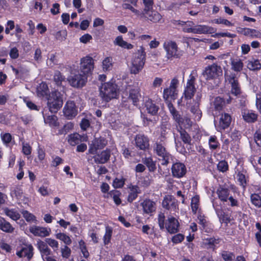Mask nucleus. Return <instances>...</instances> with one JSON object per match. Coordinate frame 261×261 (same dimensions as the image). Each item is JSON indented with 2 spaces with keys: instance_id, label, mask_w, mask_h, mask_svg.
Segmentation results:
<instances>
[{
  "instance_id": "obj_1",
  "label": "nucleus",
  "mask_w": 261,
  "mask_h": 261,
  "mask_svg": "<svg viewBox=\"0 0 261 261\" xmlns=\"http://www.w3.org/2000/svg\"><path fill=\"white\" fill-rule=\"evenodd\" d=\"M158 223L161 230H166L170 234H175L179 231L178 219L173 216L170 215L166 219L164 214H160L158 217Z\"/></svg>"
},
{
  "instance_id": "obj_2",
  "label": "nucleus",
  "mask_w": 261,
  "mask_h": 261,
  "mask_svg": "<svg viewBox=\"0 0 261 261\" xmlns=\"http://www.w3.org/2000/svg\"><path fill=\"white\" fill-rule=\"evenodd\" d=\"M166 146V141L163 139L157 140L152 145L153 153L158 157L159 160L161 162V165L163 166H167L172 157L167 150Z\"/></svg>"
},
{
  "instance_id": "obj_3",
  "label": "nucleus",
  "mask_w": 261,
  "mask_h": 261,
  "mask_svg": "<svg viewBox=\"0 0 261 261\" xmlns=\"http://www.w3.org/2000/svg\"><path fill=\"white\" fill-rule=\"evenodd\" d=\"M99 90L100 96L106 102L117 97L118 89L115 81L112 80L102 84Z\"/></svg>"
},
{
  "instance_id": "obj_4",
  "label": "nucleus",
  "mask_w": 261,
  "mask_h": 261,
  "mask_svg": "<svg viewBox=\"0 0 261 261\" xmlns=\"http://www.w3.org/2000/svg\"><path fill=\"white\" fill-rule=\"evenodd\" d=\"M46 99L47 100V106L51 113H57L63 106L62 95L58 90L51 91Z\"/></svg>"
},
{
  "instance_id": "obj_5",
  "label": "nucleus",
  "mask_w": 261,
  "mask_h": 261,
  "mask_svg": "<svg viewBox=\"0 0 261 261\" xmlns=\"http://www.w3.org/2000/svg\"><path fill=\"white\" fill-rule=\"evenodd\" d=\"M218 198L223 204L229 202L228 205L231 207H238L239 205V201L234 198L230 194V190L225 186H220L216 192Z\"/></svg>"
},
{
  "instance_id": "obj_6",
  "label": "nucleus",
  "mask_w": 261,
  "mask_h": 261,
  "mask_svg": "<svg viewBox=\"0 0 261 261\" xmlns=\"http://www.w3.org/2000/svg\"><path fill=\"white\" fill-rule=\"evenodd\" d=\"M146 60V53L143 47L138 50L134 56L132 62L130 73L138 74L143 68Z\"/></svg>"
},
{
  "instance_id": "obj_7",
  "label": "nucleus",
  "mask_w": 261,
  "mask_h": 261,
  "mask_svg": "<svg viewBox=\"0 0 261 261\" xmlns=\"http://www.w3.org/2000/svg\"><path fill=\"white\" fill-rule=\"evenodd\" d=\"M196 70H192L189 79L188 80L184 92V97L185 99L188 100H191L194 97L196 91L195 88L196 77L194 74H196Z\"/></svg>"
},
{
  "instance_id": "obj_8",
  "label": "nucleus",
  "mask_w": 261,
  "mask_h": 261,
  "mask_svg": "<svg viewBox=\"0 0 261 261\" xmlns=\"http://www.w3.org/2000/svg\"><path fill=\"white\" fill-rule=\"evenodd\" d=\"M222 73L221 66L215 63L206 67L202 72V75L205 76L206 80H211L222 76Z\"/></svg>"
},
{
  "instance_id": "obj_9",
  "label": "nucleus",
  "mask_w": 261,
  "mask_h": 261,
  "mask_svg": "<svg viewBox=\"0 0 261 261\" xmlns=\"http://www.w3.org/2000/svg\"><path fill=\"white\" fill-rule=\"evenodd\" d=\"M162 207L170 213H176L178 211V201L171 195H166L162 202Z\"/></svg>"
},
{
  "instance_id": "obj_10",
  "label": "nucleus",
  "mask_w": 261,
  "mask_h": 261,
  "mask_svg": "<svg viewBox=\"0 0 261 261\" xmlns=\"http://www.w3.org/2000/svg\"><path fill=\"white\" fill-rule=\"evenodd\" d=\"M137 17L141 20L153 23L159 22L162 18V16L160 13L153 9L149 10L146 12L140 11Z\"/></svg>"
},
{
  "instance_id": "obj_11",
  "label": "nucleus",
  "mask_w": 261,
  "mask_h": 261,
  "mask_svg": "<svg viewBox=\"0 0 261 261\" xmlns=\"http://www.w3.org/2000/svg\"><path fill=\"white\" fill-rule=\"evenodd\" d=\"M163 48L166 52V57L168 59L180 57L178 50V47L176 42L172 40L166 41L163 44Z\"/></svg>"
},
{
  "instance_id": "obj_12",
  "label": "nucleus",
  "mask_w": 261,
  "mask_h": 261,
  "mask_svg": "<svg viewBox=\"0 0 261 261\" xmlns=\"http://www.w3.org/2000/svg\"><path fill=\"white\" fill-rule=\"evenodd\" d=\"M37 246L43 261H57L54 258L53 252L44 242L39 240L37 241Z\"/></svg>"
},
{
  "instance_id": "obj_13",
  "label": "nucleus",
  "mask_w": 261,
  "mask_h": 261,
  "mask_svg": "<svg viewBox=\"0 0 261 261\" xmlns=\"http://www.w3.org/2000/svg\"><path fill=\"white\" fill-rule=\"evenodd\" d=\"M179 81L176 77L171 80L169 87L164 90L163 97L165 99L167 100L169 97L173 99L177 98V87Z\"/></svg>"
},
{
  "instance_id": "obj_14",
  "label": "nucleus",
  "mask_w": 261,
  "mask_h": 261,
  "mask_svg": "<svg viewBox=\"0 0 261 261\" xmlns=\"http://www.w3.org/2000/svg\"><path fill=\"white\" fill-rule=\"evenodd\" d=\"M171 171L172 176L176 178H181L184 177L187 172L185 164L178 160L173 163Z\"/></svg>"
},
{
  "instance_id": "obj_15",
  "label": "nucleus",
  "mask_w": 261,
  "mask_h": 261,
  "mask_svg": "<svg viewBox=\"0 0 261 261\" xmlns=\"http://www.w3.org/2000/svg\"><path fill=\"white\" fill-rule=\"evenodd\" d=\"M94 64V60L92 57L88 56L83 57L81 60V72L88 76L93 70Z\"/></svg>"
},
{
  "instance_id": "obj_16",
  "label": "nucleus",
  "mask_w": 261,
  "mask_h": 261,
  "mask_svg": "<svg viewBox=\"0 0 261 261\" xmlns=\"http://www.w3.org/2000/svg\"><path fill=\"white\" fill-rule=\"evenodd\" d=\"M107 144L108 140L104 137L96 138L89 146L88 152L92 154H96L97 150L103 149Z\"/></svg>"
},
{
  "instance_id": "obj_17",
  "label": "nucleus",
  "mask_w": 261,
  "mask_h": 261,
  "mask_svg": "<svg viewBox=\"0 0 261 261\" xmlns=\"http://www.w3.org/2000/svg\"><path fill=\"white\" fill-rule=\"evenodd\" d=\"M87 76L84 74H75L69 79L70 85L74 88H80L84 87L87 82Z\"/></svg>"
},
{
  "instance_id": "obj_18",
  "label": "nucleus",
  "mask_w": 261,
  "mask_h": 261,
  "mask_svg": "<svg viewBox=\"0 0 261 261\" xmlns=\"http://www.w3.org/2000/svg\"><path fill=\"white\" fill-rule=\"evenodd\" d=\"M144 106L147 113L152 116L158 115L160 107L155 100L148 97H146L144 99Z\"/></svg>"
},
{
  "instance_id": "obj_19",
  "label": "nucleus",
  "mask_w": 261,
  "mask_h": 261,
  "mask_svg": "<svg viewBox=\"0 0 261 261\" xmlns=\"http://www.w3.org/2000/svg\"><path fill=\"white\" fill-rule=\"evenodd\" d=\"M136 147L143 151H146L149 147V140L148 138L144 134H137L135 138Z\"/></svg>"
},
{
  "instance_id": "obj_20",
  "label": "nucleus",
  "mask_w": 261,
  "mask_h": 261,
  "mask_svg": "<svg viewBox=\"0 0 261 261\" xmlns=\"http://www.w3.org/2000/svg\"><path fill=\"white\" fill-rule=\"evenodd\" d=\"M63 113L67 119H71L77 114V110L73 101H67L64 107Z\"/></svg>"
},
{
  "instance_id": "obj_21",
  "label": "nucleus",
  "mask_w": 261,
  "mask_h": 261,
  "mask_svg": "<svg viewBox=\"0 0 261 261\" xmlns=\"http://www.w3.org/2000/svg\"><path fill=\"white\" fill-rule=\"evenodd\" d=\"M142 207L143 214L151 215L156 208L155 202L149 198H145L140 203Z\"/></svg>"
},
{
  "instance_id": "obj_22",
  "label": "nucleus",
  "mask_w": 261,
  "mask_h": 261,
  "mask_svg": "<svg viewBox=\"0 0 261 261\" xmlns=\"http://www.w3.org/2000/svg\"><path fill=\"white\" fill-rule=\"evenodd\" d=\"M231 120L232 118L230 114L226 113H222L219 121L217 130L222 131L228 128L230 125Z\"/></svg>"
},
{
  "instance_id": "obj_23",
  "label": "nucleus",
  "mask_w": 261,
  "mask_h": 261,
  "mask_svg": "<svg viewBox=\"0 0 261 261\" xmlns=\"http://www.w3.org/2000/svg\"><path fill=\"white\" fill-rule=\"evenodd\" d=\"M141 97V90L139 87H133L129 90L128 100L132 102L135 106L139 105L140 98Z\"/></svg>"
},
{
  "instance_id": "obj_24",
  "label": "nucleus",
  "mask_w": 261,
  "mask_h": 261,
  "mask_svg": "<svg viewBox=\"0 0 261 261\" xmlns=\"http://www.w3.org/2000/svg\"><path fill=\"white\" fill-rule=\"evenodd\" d=\"M228 81L231 85V93L236 96H240L242 93L241 88L238 80L236 78L235 75L230 76Z\"/></svg>"
},
{
  "instance_id": "obj_25",
  "label": "nucleus",
  "mask_w": 261,
  "mask_h": 261,
  "mask_svg": "<svg viewBox=\"0 0 261 261\" xmlns=\"http://www.w3.org/2000/svg\"><path fill=\"white\" fill-rule=\"evenodd\" d=\"M111 150L109 148L102 151L94 157V161L97 164H105L110 160Z\"/></svg>"
},
{
  "instance_id": "obj_26",
  "label": "nucleus",
  "mask_w": 261,
  "mask_h": 261,
  "mask_svg": "<svg viewBox=\"0 0 261 261\" xmlns=\"http://www.w3.org/2000/svg\"><path fill=\"white\" fill-rule=\"evenodd\" d=\"M30 231L35 236L45 237L48 236L51 232L50 228L47 229L46 227L38 226H33L30 227Z\"/></svg>"
},
{
  "instance_id": "obj_27",
  "label": "nucleus",
  "mask_w": 261,
  "mask_h": 261,
  "mask_svg": "<svg viewBox=\"0 0 261 261\" xmlns=\"http://www.w3.org/2000/svg\"><path fill=\"white\" fill-rule=\"evenodd\" d=\"M168 107L173 119L176 122L178 125L182 126L183 124V117L180 115L179 112L176 109L171 102L168 103Z\"/></svg>"
},
{
  "instance_id": "obj_28",
  "label": "nucleus",
  "mask_w": 261,
  "mask_h": 261,
  "mask_svg": "<svg viewBox=\"0 0 261 261\" xmlns=\"http://www.w3.org/2000/svg\"><path fill=\"white\" fill-rule=\"evenodd\" d=\"M123 2L122 5L123 9L129 10L137 16L140 11L135 9L134 7H137L138 0H123Z\"/></svg>"
},
{
  "instance_id": "obj_29",
  "label": "nucleus",
  "mask_w": 261,
  "mask_h": 261,
  "mask_svg": "<svg viewBox=\"0 0 261 261\" xmlns=\"http://www.w3.org/2000/svg\"><path fill=\"white\" fill-rule=\"evenodd\" d=\"M216 214L221 224H224L225 226H227L231 221V214L225 212L222 208L217 210Z\"/></svg>"
},
{
  "instance_id": "obj_30",
  "label": "nucleus",
  "mask_w": 261,
  "mask_h": 261,
  "mask_svg": "<svg viewBox=\"0 0 261 261\" xmlns=\"http://www.w3.org/2000/svg\"><path fill=\"white\" fill-rule=\"evenodd\" d=\"M34 248L31 245L22 247L20 250L17 252L16 254L19 257L26 258L30 260L33 255Z\"/></svg>"
},
{
  "instance_id": "obj_31",
  "label": "nucleus",
  "mask_w": 261,
  "mask_h": 261,
  "mask_svg": "<svg viewBox=\"0 0 261 261\" xmlns=\"http://www.w3.org/2000/svg\"><path fill=\"white\" fill-rule=\"evenodd\" d=\"M220 241L221 239L219 238L211 237L206 238L204 240L203 245L206 249L214 251L217 248V245L219 244Z\"/></svg>"
},
{
  "instance_id": "obj_32",
  "label": "nucleus",
  "mask_w": 261,
  "mask_h": 261,
  "mask_svg": "<svg viewBox=\"0 0 261 261\" xmlns=\"http://www.w3.org/2000/svg\"><path fill=\"white\" fill-rule=\"evenodd\" d=\"M247 171L246 170L243 169L242 170L238 171L237 173V179L239 182V185L241 186L244 190H245L247 185V181H248V176L246 175Z\"/></svg>"
},
{
  "instance_id": "obj_33",
  "label": "nucleus",
  "mask_w": 261,
  "mask_h": 261,
  "mask_svg": "<svg viewBox=\"0 0 261 261\" xmlns=\"http://www.w3.org/2000/svg\"><path fill=\"white\" fill-rule=\"evenodd\" d=\"M214 28L206 25H194V30H191L193 34H206L214 33Z\"/></svg>"
},
{
  "instance_id": "obj_34",
  "label": "nucleus",
  "mask_w": 261,
  "mask_h": 261,
  "mask_svg": "<svg viewBox=\"0 0 261 261\" xmlns=\"http://www.w3.org/2000/svg\"><path fill=\"white\" fill-rule=\"evenodd\" d=\"M130 192L128 193L127 197V201L132 203L133 202L138 196V194L141 193L140 188L137 185H131L129 187Z\"/></svg>"
},
{
  "instance_id": "obj_35",
  "label": "nucleus",
  "mask_w": 261,
  "mask_h": 261,
  "mask_svg": "<svg viewBox=\"0 0 261 261\" xmlns=\"http://www.w3.org/2000/svg\"><path fill=\"white\" fill-rule=\"evenodd\" d=\"M5 214L14 221H17L20 219L21 215L16 208H9L5 207L4 208Z\"/></svg>"
},
{
  "instance_id": "obj_36",
  "label": "nucleus",
  "mask_w": 261,
  "mask_h": 261,
  "mask_svg": "<svg viewBox=\"0 0 261 261\" xmlns=\"http://www.w3.org/2000/svg\"><path fill=\"white\" fill-rule=\"evenodd\" d=\"M37 93L39 97H45L46 98L50 94L49 90L47 84L45 82H41L37 88Z\"/></svg>"
},
{
  "instance_id": "obj_37",
  "label": "nucleus",
  "mask_w": 261,
  "mask_h": 261,
  "mask_svg": "<svg viewBox=\"0 0 261 261\" xmlns=\"http://www.w3.org/2000/svg\"><path fill=\"white\" fill-rule=\"evenodd\" d=\"M258 115L251 110L245 111L243 114L244 120L248 123H254L256 121Z\"/></svg>"
},
{
  "instance_id": "obj_38",
  "label": "nucleus",
  "mask_w": 261,
  "mask_h": 261,
  "mask_svg": "<svg viewBox=\"0 0 261 261\" xmlns=\"http://www.w3.org/2000/svg\"><path fill=\"white\" fill-rule=\"evenodd\" d=\"M0 229L5 232L11 233L13 232L14 228L10 222L0 216Z\"/></svg>"
},
{
  "instance_id": "obj_39",
  "label": "nucleus",
  "mask_w": 261,
  "mask_h": 261,
  "mask_svg": "<svg viewBox=\"0 0 261 261\" xmlns=\"http://www.w3.org/2000/svg\"><path fill=\"white\" fill-rule=\"evenodd\" d=\"M114 43L116 45L121 47L122 48H126L127 49H131L134 47V45L133 44L124 41L123 39L122 36H117L115 38L114 41Z\"/></svg>"
},
{
  "instance_id": "obj_40",
  "label": "nucleus",
  "mask_w": 261,
  "mask_h": 261,
  "mask_svg": "<svg viewBox=\"0 0 261 261\" xmlns=\"http://www.w3.org/2000/svg\"><path fill=\"white\" fill-rule=\"evenodd\" d=\"M247 67L250 70H259L261 69L260 61L258 59L253 58L251 60L248 61Z\"/></svg>"
},
{
  "instance_id": "obj_41",
  "label": "nucleus",
  "mask_w": 261,
  "mask_h": 261,
  "mask_svg": "<svg viewBox=\"0 0 261 261\" xmlns=\"http://www.w3.org/2000/svg\"><path fill=\"white\" fill-rule=\"evenodd\" d=\"M142 162L148 168L149 171L154 172L156 170V163L151 157L143 158Z\"/></svg>"
},
{
  "instance_id": "obj_42",
  "label": "nucleus",
  "mask_w": 261,
  "mask_h": 261,
  "mask_svg": "<svg viewBox=\"0 0 261 261\" xmlns=\"http://www.w3.org/2000/svg\"><path fill=\"white\" fill-rule=\"evenodd\" d=\"M67 141L70 145L74 146L81 142V137L77 133L71 134L67 137Z\"/></svg>"
},
{
  "instance_id": "obj_43",
  "label": "nucleus",
  "mask_w": 261,
  "mask_h": 261,
  "mask_svg": "<svg viewBox=\"0 0 261 261\" xmlns=\"http://www.w3.org/2000/svg\"><path fill=\"white\" fill-rule=\"evenodd\" d=\"M200 204V196L199 195H195L192 198L191 207L192 212L194 214L197 212Z\"/></svg>"
},
{
  "instance_id": "obj_44",
  "label": "nucleus",
  "mask_w": 261,
  "mask_h": 261,
  "mask_svg": "<svg viewBox=\"0 0 261 261\" xmlns=\"http://www.w3.org/2000/svg\"><path fill=\"white\" fill-rule=\"evenodd\" d=\"M225 105V101L223 98L220 96L216 97L213 101L214 110L216 111L220 112L223 109Z\"/></svg>"
},
{
  "instance_id": "obj_45",
  "label": "nucleus",
  "mask_w": 261,
  "mask_h": 261,
  "mask_svg": "<svg viewBox=\"0 0 261 261\" xmlns=\"http://www.w3.org/2000/svg\"><path fill=\"white\" fill-rule=\"evenodd\" d=\"M113 234V228L110 226H106L105 233L103 237V243L105 245H108L111 241Z\"/></svg>"
},
{
  "instance_id": "obj_46",
  "label": "nucleus",
  "mask_w": 261,
  "mask_h": 261,
  "mask_svg": "<svg viewBox=\"0 0 261 261\" xmlns=\"http://www.w3.org/2000/svg\"><path fill=\"white\" fill-rule=\"evenodd\" d=\"M170 129L169 125L166 122H163L160 125V136L158 140H164L165 141L166 135L168 133V130Z\"/></svg>"
},
{
  "instance_id": "obj_47",
  "label": "nucleus",
  "mask_w": 261,
  "mask_h": 261,
  "mask_svg": "<svg viewBox=\"0 0 261 261\" xmlns=\"http://www.w3.org/2000/svg\"><path fill=\"white\" fill-rule=\"evenodd\" d=\"M121 194L120 192L117 190H112L108 193V195L113 198L114 202L117 205H120L122 202L120 198Z\"/></svg>"
},
{
  "instance_id": "obj_48",
  "label": "nucleus",
  "mask_w": 261,
  "mask_h": 261,
  "mask_svg": "<svg viewBox=\"0 0 261 261\" xmlns=\"http://www.w3.org/2000/svg\"><path fill=\"white\" fill-rule=\"evenodd\" d=\"M250 201L252 204L256 207H261V195H259L257 193L251 194Z\"/></svg>"
},
{
  "instance_id": "obj_49",
  "label": "nucleus",
  "mask_w": 261,
  "mask_h": 261,
  "mask_svg": "<svg viewBox=\"0 0 261 261\" xmlns=\"http://www.w3.org/2000/svg\"><path fill=\"white\" fill-rule=\"evenodd\" d=\"M208 145L211 150L217 149L220 145L216 136H211L208 139Z\"/></svg>"
},
{
  "instance_id": "obj_50",
  "label": "nucleus",
  "mask_w": 261,
  "mask_h": 261,
  "mask_svg": "<svg viewBox=\"0 0 261 261\" xmlns=\"http://www.w3.org/2000/svg\"><path fill=\"white\" fill-rule=\"evenodd\" d=\"M44 121L48 123L51 127H56L59 125V122L58 121V118L55 115H50L44 117Z\"/></svg>"
},
{
  "instance_id": "obj_51",
  "label": "nucleus",
  "mask_w": 261,
  "mask_h": 261,
  "mask_svg": "<svg viewBox=\"0 0 261 261\" xmlns=\"http://www.w3.org/2000/svg\"><path fill=\"white\" fill-rule=\"evenodd\" d=\"M180 139L185 144H190L192 141L191 136L181 126H180Z\"/></svg>"
},
{
  "instance_id": "obj_52",
  "label": "nucleus",
  "mask_w": 261,
  "mask_h": 261,
  "mask_svg": "<svg viewBox=\"0 0 261 261\" xmlns=\"http://www.w3.org/2000/svg\"><path fill=\"white\" fill-rule=\"evenodd\" d=\"M21 213L27 222L29 223L34 222L36 223L37 221L36 217L28 211L22 210Z\"/></svg>"
},
{
  "instance_id": "obj_53",
  "label": "nucleus",
  "mask_w": 261,
  "mask_h": 261,
  "mask_svg": "<svg viewBox=\"0 0 261 261\" xmlns=\"http://www.w3.org/2000/svg\"><path fill=\"white\" fill-rule=\"evenodd\" d=\"M56 238L63 241L66 246L70 245L72 243V240L69 236L64 233L59 232L55 235Z\"/></svg>"
},
{
  "instance_id": "obj_54",
  "label": "nucleus",
  "mask_w": 261,
  "mask_h": 261,
  "mask_svg": "<svg viewBox=\"0 0 261 261\" xmlns=\"http://www.w3.org/2000/svg\"><path fill=\"white\" fill-rule=\"evenodd\" d=\"M217 170L222 173L226 172L229 170V165L227 162L225 160L219 161L217 165Z\"/></svg>"
},
{
  "instance_id": "obj_55",
  "label": "nucleus",
  "mask_w": 261,
  "mask_h": 261,
  "mask_svg": "<svg viewBox=\"0 0 261 261\" xmlns=\"http://www.w3.org/2000/svg\"><path fill=\"white\" fill-rule=\"evenodd\" d=\"M125 181L126 179L123 176L120 178L116 177L113 180L112 186L115 189L122 188L124 186Z\"/></svg>"
},
{
  "instance_id": "obj_56",
  "label": "nucleus",
  "mask_w": 261,
  "mask_h": 261,
  "mask_svg": "<svg viewBox=\"0 0 261 261\" xmlns=\"http://www.w3.org/2000/svg\"><path fill=\"white\" fill-rule=\"evenodd\" d=\"M191 112L193 114L195 121H199L201 119L202 112L198 107L192 106L191 108Z\"/></svg>"
},
{
  "instance_id": "obj_57",
  "label": "nucleus",
  "mask_w": 261,
  "mask_h": 261,
  "mask_svg": "<svg viewBox=\"0 0 261 261\" xmlns=\"http://www.w3.org/2000/svg\"><path fill=\"white\" fill-rule=\"evenodd\" d=\"M113 59L111 57H106L102 61L103 70L106 71L110 70L113 66Z\"/></svg>"
},
{
  "instance_id": "obj_58",
  "label": "nucleus",
  "mask_w": 261,
  "mask_h": 261,
  "mask_svg": "<svg viewBox=\"0 0 261 261\" xmlns=\"http://www.w3.org/2000/svg\"><path fill=\"white\" fill-rule=\"evenodd\" d=\"M73 127V125L71 122H68L65 124L63 127L59 129L57 133L58 135H65L69 132Z\"/></svg>"
},
{
  "instance_id": "obj_59",
  "label": "nucleus",
  "mask_w": 261,
  "mask_h": 261,
  "mask_svg": "<svg viewBox=\"0 0 261 261\" xmlns=\"http://www.w3.org/2000/svg\"><path fill=\"white\" fill-rule=\"evenodd\" d=\"M65 77L59 71H56L54 75V81L55 84L60 86L62 85L63 81L65 80Z\"/></svg>"
},
{
  "instance_id": "obj_60",
  "label": "nucleus",
  "mask_w": 261,
  "mask_h": 261,
  "mask_svg": "<svg viewBox=\"0 0 261 261\" xmlns=\"http://www.w3.org/2000/svg\"><path fill=\"white\" fill-rule=\"evenodd\" d=\"M221 255L225 261H232L235 257L234 253L229 251L223 250L221 252Z\"/></svg>"
},
{
  "instance_id": "obj_61",
  "label": "nucleus",
  "mask_w": 261,
  "mask_h": 261,
  "mask_svg": "<svg viewBox=\"0 0 261 261\" xmlns=\"http://www.w3.org/2000/svg\"><path fill=\"white\" fill-rule=\"evenodd\" d=\"M79 247L81 251L85 258H87L89 256V253L87 250L85 242L83 240H81L79 242Z\"/></svg>"
},
{
  "instance_id": "obj_62",
  "label": "nucleus",
  "mask_w": 261,
  "mask_h": 261,
  "mask_svg": "<svg viewBox=\"0 0 261 261\" xmlns=\"http://www.w3.org/2000/svg\"><path fill=\"white\" fill-rule=\"evenodd\" d=\"M45 243L51 247L55 251L58 249L59 243L56 240L51 238H46Z\"/></svg>"
},
{
  "instance_id": "obj_63",
  "label": "nucleus",
  "mask_w": 261,
  "mask_h": 261,
  "mask_svg": "<svg viewBox=\"0 0 261 261\" xmlns=\"http://www.w3.org/2000/svg\"><path fill=\"white\" fill-rule=\"evenodd\" d=\"M11 192L12 195H14L17 198H20L23 194V190L20 186H17L13 188Z\"/></svg>"
},
{
  "instance_id": "obj_64",
  "label": "nucleus",
  "mask_w": 261,
  "mask_h": 261,
  "mask_svg": "<svg viewBox=\"0 0 261 261\" xmlns=\"http://www.w3.org/2000/svg\"><path fill=\"white\" fill-rule=\"evenodd\" d=\"M1 139L4 144L8 145L12 139V136L9 133H2L1 134Z\"/></svg>"
}]
</instances>
